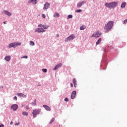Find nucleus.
<instances>
[{
  "mask_svg": "<svg viewBox=\"0 0 127 127\" xmlns=\"http://www.w3.org/2000/svg\"><path fill=\"white\" fill-rule=\"evenodd\" d=\"M35 32H38L39 33H40L41 32H45V30L43 28H38L36 29Z\"/></svg>",
  "mask_w": 127,
  "mask_h": 127,
  "instance_id": "7",
  "label": "nucleus"
},
{
  "mask_svg": "<svg viewBox=\"0 0 127 127\" xmlns=\"http://www.w3.org/2000/svg\"><path fill=\"white\" fill-rule=\"evenodd\" d=\"M20 45H21V43H13L9 44L8 47L9 48H11L12 47L13 48H15V47H16L17 46H20Z\"/></svg>",
  "mask_w": 127,
  "mask_h": 127,
  "instance_id": "3",
  "label": "nucleus"
},
{
  "mask_svg": "<svg viewBox=\"0 0 127 127\" xmlns=\"http://www.w3.org/2000/svg\"><path fill=\"white\" fill-rule=\"evenodd\" d=\"M3 23H4V24H5V23H6V21H4Z\"/></svg>",
  "mask_w": 127,
  "mask_h": 127,
  "instance_id": "41",
  "label": "nucleus"
},
{
  "mask_svg": "<svg viewBox=\"0 0 127 127\" xmlns=\"http://www.w3.org/2000/svg\"><path fill=\"white\" fill-rule=\"evenodd\" d=\"M3 12L4 14H5V15H8V16H10V15H11V13L8 12L7 10H4L3 11Z\"/></svg>",
  "mask_w": 127,
  "mask_h": 127,
  "instance_id": "12",
  "label": "nucleus"
},
{
  "mask_svg": "<svg viewBox=\"0 0 127 127\" xmlns=\"http://www.w3.org/2000/svg\"><path fill=\"white\" fill-rule=\"evenodd\" d=\"M4 125H3V124L0 125V127H4Z\"/></svg>",
  "mask_w": 127,
  "mask_h": 127,
  "instance_id": "36",
  "label": "nucleus"
},
{
  "mask_svg": "<svg viewBox=\"0 0 127 127\" xmlns=\"http://www.w3.org/2000/svg\"><path fill=\"white\" fill-rule=\"evenodd\" d=\"M76 12H82V9H78L75 11Z\"/></svg>",
  "mask_w": 127,
  "mask_h": 127,
  "instance_id": "29",
  "label": "nucleus"
},
{
  "mask_svg": "<svg viewBox=\"0 0 127 127\" xmlns=\"http://www.w3.org/2000/svg\"><path fill=\"white\" fill-rule=\"evenodd\" d=\"M54 121H55V118H52V119L50 122V125H51V124H52V123H54Z\"/></svg>",
  "mask_w": 127,
  "mask_h": 127,
  "instance_id": "25",
  "label": "nucleus"
},
{
  "mask_svg": "<svg viewBox=\"0 0 127 127\" xmlns=\"http://www.w3.org/2000/svg\"><path fill=\"white\" fill-rule=\"evenodd\" d=\"M17 95H18V97H22L23 98H26V95H24L23 93H17Z\"/></svg>",
  "mask_w": 127,
  "mask_h": 127,
  "instance_id": "14",
  "label": "nucleus"
},
{
  "mask_svg": "<svg viewBox=\"0 0 127 127\" xmlns=\"http://www.w3.org/2000/svg\"><path fill=\"white\" fill-rule=\"evenodd\" d=\"M127 4V2H124L122 3L121 4V8H124V7H126V5Z\"/></svg>",
  "mask_w": 127,
  "mask_h": 127,
  "instance_id": "20",
  "label": "nucleus"
},
{
  "mask_svg": "<svg viewBox=\"0 0 127 127\" xmlns=\"http://www.w3.org/2000/svg\"><path fill=\"white\" fill-rule=\"evenodd\" d=\"M39 114H40V110L35 109L33 110L32 115L33 116V118H36L37 115H39Z\"/></svg>",
  "mask_w": 127,
  "mask_h": 127,
  "instance_id": "4",
  "label": "nucleus"
},
{
  "mask_svg": "<svg viewBox=\"0 0 127 127\" xmlns=\"http://www.w3.org/2000/svg\"><path fill=\"white\" fill-rule=\"evenodd\" d=\"M11 108L13 111H14V112H15V111L18 109V105L17 104H13L11 106Z\"/></svg>",
  "mask_w": 127,
  "mask_h": 127,
  "instance_id": "8",
  "label": "nucleus"
},
{
  "mask_svg": "<svg viewBox=\"0 0 127 127\" xmlns=\"http://www.w3.org/2000/svg\"><path fill=\"white\" fill-rule=\"evenodd\" d=\"M72 17H73L72 15H68L67 16V19H69V18H72Z\"/></svg>",
  "mask_w": 127,
  "mask_h": 127,
  "instance_id": "28",
  "label": "nucleus"
},
{
  "mask_svg": "<svg viewBox=\"0 0 127 127\" xmlns=\"http://www.w3.org/2000/svg\"><path fill=\"white\" fill-rule=\"evenodd\" d=\"M105 6L109 7V8H114L118 5V2H112L111 3H105Z\"/></svg>",
  "mask_w": 127,
  "mask_h": 127,
  "instance_id": "2",
  "label": "nucleus"
},
{
  "mask_svg": "<svg viewBox=\"0 0 127 127\" xmlns=\"http://www.w3.org/2000/svg\"><path fill=\"white\" fill-rule=\"evenodd\" d=\"M43 107L47 110V111H51V108L47 105H43Z\"/></svg>",
  "mask_w": 127,
  "mask_h": 127,
  "instance_id": "16",
  "label": "nucleus"
},
{
  "mask_svg": "<svg viewBox=\"0 0 127 127\" xmlns=\"http://www.w3.org/2000/svg\"><path fill=\"white\" fill-rule=\"evenodd\" d=\"M101 34H102L100 32H95L92 35V37H100Z\"/></svg>",
  "mask_w": 127,
  "mask_h": 127,
  "instance_id": "5",
  "label": "nucleus"
},
{
  "mask_svg": "<svg viewBox=\"0 0 127 127\" xmlns=\"http://www.w3.org/2000/svg\"><path fill=\"white\" fill-rule=\"evenodd\" d=\"M50 6V4L48 2H46L44 6V9H48V7Z\"/></svg>",
  "mask_w": 127,
  "mask_h": 127,
  "instance_id": "9",
  "label": "nucleus"
},
{
  "mask_svg": "<svg viewBox=\"0 0 127 127\" xmlns=\"http://www.w3.org/2000/svg\"><path fill=\"white\" fill-rule=\"evenodd\" d=\"M30 45H31V46H34V45H35V44L33 41H30Z\"/></svg>",
  "mask_w": 127,
  "mask_h": 127,
  "instance_id": "23",
  "label": "nucleus"
},
{
  "mask_svg": "<svg viewBox=\"0 0 127 127\" xmlns=\"http://www.w3.org/2000/svg\"><path fill=\"white\" fill-rule=\"evenodd\" d=\"M61 66H62V63H59V64H58L57 65H56L55 66V68H54V70H56L58 69V68H59V67H61Z\"/></svg>",
  "mask_w": 127,
  "mask_h": 127,
  "instance_id": "13",
  "label": "nucleus"
},
{
  "mask_svg": "<svg viewBox=\"0 0 127 127\" xmlns=\"http://www.w3.org/2000/svg\"><path fill=\"white\" fill-rule=\"evenodd\" d=\"M75 97H76V91H73L71 93V99L73 100V99H75Z\"/></svg>",
  "mask_w": 127,
  "mask_h": 127,
  "instance_id": "10",
  "label": "nucleus"
},
{
  "mask_svg": "<svg viewBox=\"0 0 127 127\" xmlns=\"http://www.w3.org/2000/svg\"><path fill=\"white\" fill-rule=\"evenodd\" d=\"M59 16H60V15L58 13H55L54 14V17H59Z\"/></svg>",
  "mask_w": 127,
  "mask_h": 127,
  "instance_id": "21",
  "label": "nucleus"
},
{
  "mask_svg": "<svg viewBox=\"0 0 127 127\" xmlns=\"http://www.w3.org/2000/svg\"><path fill=\"white\" fill-rule=\"evenodd\" d=\"M70 86H71L72 88H73V84L70 83Z\"/></svg>",
  "mask_w": 127,
  "mask_h": 127,
  "instance_id": "38",
  "label": "nucleus"
},
{
  "mask_svg": "<svg viewBox=\"0 0 127 127\" xmlns=\"http://www.w3.org/2000/svg\"><path fill=\"white\" fill-rule=\"evenodd\" d=\"M114 25V21H111L108 22L107 24H105L104 27V30L105 32L108 33L111 29H112V27H113Z\"/></svg>",
  "mask_w": 127,
  "mask_h": 127,
  "instance_id": "1",
  "label": "nucleus"
},
{
  "mask_svg": "<svg viewBox=\"0 0 127 127\" xmlns=\"http://www.w3.org/2000/svg\"><path fill=\"white\" fill-rule=\"evenodd\" d=\"M43 28H44V29H47V28H48L49 26L46 25H43Z\"/></svg>",
  "mask_w": 127,
  "mask_h": 127,
  "instance_id": "26",
  "label": "nucleus"
},
{
  "mask_svg": "<svg viewBox=\"0 0 127 127\" xmlns=\"http://www.w3.org/2000/svg\"><path fill=\"white\" fill-rule=\"evenodd\" d=\"M85 28H86V26L85 25H82L80 27V30H84V29H85Z\"/></svg>",
  "mask_w": 127,
  "mask_h": 127,
  "instance_id": "22",
  "label": "nucleus"
},
{
  "mask_svg": "<svg viewBox=\"0 0 127 127\" xmlns=\"http://www.w3.org/2000/svg\"><path fill=\"white\" fill-rule=\"evenodd\" d=\"M38 27H43V25H42V24L38 25Z\"/></svg>",
  "mask_w": 127,
  "mask_h": 127,
  "instance_id": "33",
  "label": "nucleus"
},
{
  "mask_svg": "<svg viewBox=\"0 0 127 127\" xmlns=\"http://www.w3.org/2000/svg\"><path fill=\"white\" fill-rule=\"evenodd\" d=\"M43 72H44V73H46V72H47V69L46 68H44L42 69Z\"/></svg>",
  "mask_w": 127,
  "mask_h": 127,
  "instance_id": "27",
  "label": "nucleus"
},
{
  "mask_svg": "<svg viewBox=\"0 0 127 127\" xmlns=\"http://www.w3.org/2000/svg\"><path fill=\"white\" fill-rule=\"evenodd\" d=\"M23 58H25V59H27L28 57H27V56H24L23 57Z\"/></svg>",
  "mask_w": 127,
  "mask_h": 127,
  "instance_id": "34",
  "label": "nucleus"
},
{
  "mask_svg": "<svg viewBox=\"0 0 127 127\" xmlns=\"http://www.w3.org/2000/svg\"><path fill=\"white\" fill-rule=\"evenodd\" d=\"M4 59L6 60V61H10L11 59L10 56H7L4 58Z\"/></svg>",
  "mask_w": 127,
  "mask_h": 127,
  "instance_id": "18",
  "label": "nucleus"
},
{
  "mask_svg": "<svg viewBox=\"0 0 127 127\" xmlns=\"http://www.w3.org/2000/svg\"><path fill=\"white\" fill-rule=\"evenodd\" d=\"M84 3H86L85 1H82L81 2H80L79 3H78L77 4V7H81L82 6V5H83V4H84Z\"/></svg>",
  "mask_w": 127,
  "mask_h": 127,
  "instance_id": "11",
  "label": "nucleus"
},
{
  "mask_svg": "<svg viewBox=\"0 0 127 127\" xmlns=\"http://www.w3.org/2000/svg\"><path fill=\"white\" fill-rule=\"evenodd\" d=\"M35 105H36V102H35V104L34 105V106H35Z\"/></svg>",
  "mask_w": 127,
  "mask_h": 127,
  "instance_id": "42",
  "label": "nucleus"
},
{
  "mask_svg": "<svg viewBox=\"0 0 127 127\" xmlns=\"http://www.w3.org/2000/svg\"><path fill=\"white\" fill-rule=\"evenodd\" d=\"M64 101L65 102H68V101H69V99L67 98H65L64 99Z\"/></svg>",
  "mask_w": 127,
  "mask_h": 127,
  "instance_id": "31",
  "label": "nucleus"
},
{
  "mask_svg": "<svg viewBox=\"0 0 127 127\" xmlns=\"http://www.w3.org/2000/svg\"><path fill=\"white\" fill-rule=\"evenodd\" d=\"M74 38H75V36H74V35L72 34L70 36H69V37H68L65 40V42H67L68 41H71V40H72L73 39H74Z\"/></svg>",
  "mask_w": 127,
  "mask_h": 127,
  "instance_id": "6",
  "label": "nucleus"
},
{
  "mask_svg": "<svg viewBox=\"0 0 127 127\" xmlns=\"http://www.w3.org/2000/svg\"><path fill=\"white\" fill-rule=\"evenodd\" d=\"M127 23V19H125L124 21V23L125 24H126V23Z\"/></svg>",
  "mask_w": 127,
  "mask_h": 127,
  "instance_id": "32",
  "label": "nucleus"
},
{
  "mask_svg": "<svg viewBox=\"0 0 127 127\" xmlns=\"http://www.w3.org/2000/svg\"><path fill=\"white\" fill-rule=\"evenodd\" d=\"M12 124H13V122H12V121H11V122L10 123V125H12Z\"/></svg>",
  "mask_w": 127,
  "mask_h": 127,
  "instance_id": "40",
  "label": "nucleus"
},
{
  "mask_svg": "<svg viewBox=\"0 0 127 127\" xmlns=\"http://www.w3.org/2000/svg\"><path fill=\"white\" fill-rule=\"evenodd\" d=\"M42 17H43V18H45V17H46V16H45V14H43L42 15Z\"/></svg>",
  "mask_w": 127,
  "mask_h": 127,
  "instance_id": "30",
  "label": "nucleus"
},
{
  "mask_svg": "<svg viewBox=\"0 0 127 127\" xmlns=\"http://www.w3.org/2000/svg\"><path fill=\"white\" fill-rule=\"evenodd\" d=\"M22 114L23 115V116H28V113L25 111L22 112Z\"/></svg>",
  "mask_w": 127,
  "mask_h": 127,
  "instance_id": "24",
  "label": "nucleus"
},
{
  "mask_svg": "<svg viewBox=\"0 0 127 127\" xmlns=\"http://www.w3.org/2000/svg\"><path fill=\"white\" fill-rule=\"evenodd\" d=\"M14 100H16H16H17V97H16V96H15L14 97Z\"/></svg>",
  "mask_w": 127,
  "mask_h": 127,
  "instance_id": "37",
  "label": "nucleus"
},
{
  "mask_svg": "<svg viewBox=\"0 0 127 127\" xmlns=\"http://www.w3.org/2000/svg\"><path fill=\"white\" fill-rule=\"evenodd\" d=\"M18 125H19V122L15 124V126H18Z\"/></svg>",
  "mask_w": 127,
  "mask_h": 127,
  "instance_id": "35",
  "label": "nucleus"
},
{
  "mask_svg": "<svg viewBox=\"0 0 127 127\" xmlns=\"http://www.w3.org/2000/svg\"><path fill=\"white\" fill-rule=\"evenodd\" d=\"M26 108L27 109V110H29V108H28V106H26Z\"/></svg>",
  "mask_w": 127,
  "mask_h": 127,
  "instance_id": "39",
  "label": "nucleus"
},
{
  "mask_svg": "<svg viewBox=\"0 0 127 127\" xmlns=\"http://www.w3.org/2000/svg\"><path fill=\"white\" fill-rule=\"evenodd\" d=\"M22 107H23V105H22Z\"/></svg>",
  "mask_w": 127,
  "mask_h": 127,
  "instance_id": "43",
  "label": "nucleus"
},
{
  "mask_svg": "<svg viewBox=\"0 0 127 127\" xmlns=\"http://www.w3.org/2000/svg\"><path fill=\"white\" fill-rule=\"evenodd\" d=\"M72 82L74 85V86L75 87V88H77V81H76V79L75 78H73L72 80Z\"/></svg>",
  "mask_w": 127,
  "mask_h": 127,
  "instance_id": "15",
  "label": "nucleus"
},
{
  "mask_svg": "<svg viewBox=\"0 0 127 127\" xmlns=\"http://www.w3.org/2000/svg\"><path fill=\"white\" fill-rule=\"evenodd\" d=\"M102 41V38H100L98 39L97 42L96 43V45H99L100 43H101V42Z\"/></svg>",
  "mask_w": 127,
  "mask_h": 127,
  "instance_id": "19",
  "label": "nucleus"
},
{
  "mask_svg": "<svg viewBox=\"0 0 127 127\" xmlns=\"http://www.w3.org/2000/svg\"><path fill=\"white\" fill-rule=\"evenodd\" d=\"M31 2H34L35 4L37 3V0H29L28 1V3H31Z\"/></svg>",
  "mask_w": 127,
  "mask_h": 127,
  "instance_id": "17",
  "label": "nucleus"
}]
</instances>
